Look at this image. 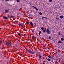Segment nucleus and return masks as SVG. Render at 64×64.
<instances>
[{
  "mask_svg": "<svg viewBox=\"0 0 64 64\" xmlns=\"http://www.w3.org/2000/svg\"><path fill=\"white\" fill-rule=\"evenodd\" d=\"M24 1H26V0H24Z\"/></svg>",
  "mask_w": 64,
  "mask_h": 64,
  "instance_id": "obj_37",
  "label": "nucleus"
},
{
  "mask_svg": "<svg viewBox=\"0 0 64 64\" xmlns=\"http://www.w3.org/2000/svg\"><path fill=\"white\" fill-rule=\"evenodd\" d=\"M50 2H52V0H50Z\"/></svg>",
  "mask_w": 64,
  "mask_h": 64,
  "instance_id": "obj_20",
  "label": "nucleus"
},
{
  "mask_svg": "<svg viewBox=\"0 0 64 64\" xmlns=\"http://www.w3.org/2000/svg\"><path fill=\"white\" fill-rule=\"evenodd\" d=\"M32 54H34V52H32Z\"/></svg>",
  "mask_w": 64,
  "mask_h": 64,
  "instance_id": "obj_30",
  "label": "nucleus"
},
{
  "mask_svg": "<svg viewBox=\"0 0 64 64\" xmlns=\"http://www.w3.org/2000/svg\"><path fill=\"white\" fill-rule=\"evenodd\" d=\"M11 18H14V16H11Z\"/></svg>",
  "mask_w": 64,
  "mask_h": 64,
  "instance_id": "obj_22",
  "label": "nucleus"
},
{
  "mask_svg": "<svg viewBox=\"0 0 64 64\" xmlns=\"http://www.w3.org/2000/svg\"><path fill=\"white\" fill-rule=\"evenodd\" d=\"M44 17H43L42 18V19H44Z\"/></svg>",
  "mask_w": 64,
  "mask_h": 64,
  "instance_id": "obj_33",
  "label": "nucleus"
},
{
  "mask_svg": "<svg viewBox=\"0 0 64 64\" xmlns=\"http://www.w3.org/2000/svg\"><path fill=\"white\" fill-rule=\"evenodd\" d=\"M56 19H57V20H60L59 18H56Z\"/></svg>",
  "mask_w": 64,
  "mask_h": 64,
  "instance_id": "obj_18",
  "label": "nucleus"
},
{
  "mask_svg": "<svg viewBox=\"0 0 64 64\" xmlns=\"http://www.w3.org/2000/svg\"><path fill=\"white\" fill-rule=\"evenodd\" d=\"M17 3H19V2H20V0H17Z\"/></svg>",
  "mask_w": 64,
  "mask_h": 64,
  "instance_id": "obj_12",
  "label": "nucleus"
},
{
  "mask_svg": "<svg viewBox=\"0 0 64 64\" xmlns=\"http://www.w3.org/2000/svg\"><path fill=\"white\" fill-rule=\"evenodd\" d=\"M62 38H64V36H62Z\"/></svg>",
  "mask_w": 64,
  "mask_h": 64,
  "instance_id": "obj_26",
  "label": "nucleus"
},
{
  "mask_svg": "<svg viewBox=\"0 0 64 64\" xmlns=\"http://www.w3.org/2000/svg\"><path fill=\"white\" fill-rule=\"evenodd\" d=\"M0 43H3V42H2V41H0Z\"/></svg>",
  "mask_w": 64,
  "mask_h": 64,
  "instance_id": "obj_28",
  "label": "nucleus"
},
{
  "mask_svg": "<svg viewBox=\"0 0 64 64\" xmlns=\"http://www.w3.org/2000/svg\"><path fill=\"white\" fill-rule=\"evenodd\" d=\"M40 15H42V12H40Z\"/></svg>",
  "mask_w": 64,
  "mask_h": 64,
  "instance_id": "obj_16",
  "label": "nucleus"
},
{
  "mask_svg": "<svg viewBox=\"0 0 64 64\" xmlns=\"http://www.w3.org/2000/svg\"><path fill=\"white\" fill-rule=\"evenodd\" d=\"M45 30H44V28L42 27V28H41V29L43 31V32L44 33H45L46 32V28H44Z\"/></svg>",
  "mask_w": 64,
  "mask_h": 64,
  "instance_id": "obj_1",
  "label": "nucleus"
},
{
  "mask_svg": "<svg viewBox=\"0 0 64 64\" xmlns=\"http://www.w3.org/2000/svg\"><path fill=\"white\" fill-rule=\"evenodd\" d=\"M32 7H33V8H34L36 10H38V8H37L35 7L34 6H32Z\"/></svg>",
  "mask_w": 64,
  "mask_h": 64,
  "instance_id": "obj_4",
  "label": "nucleus"
},
{
  "mask_svg": "<svg viewBox=\"0 0 64 64\" xmlns=\"http://www.w3.org/2000/svg\"><path fill=\"white\" fill-rule=\"evenodd\" d=\"M58 43H62V41L61 40H60L59 42H58Z\"/></svg>",
  "mask_w": 64,
  "mask_h": 64,
  "instance_id": "obj_8",
  "label": "nucleus"
},
{
  "mask_svg": "<svg viewBox=\"0 0 64 64\" xmlns=\"http://www.w3.org/2000/svg\"><path fill=\"white\" fill-rule=\"evenodd\" d=\"M27 24H28V22H26Z\"/></svg>",
  "mask_w": 64,
  "mask_h": 64,
  "instance_id": "obj_38",
  "label": "nucleus"
},
{
  "mask_svg": "<svg viewBox=\"0 0 64 64\" xmlns=\"http://www.w3.org/2000/svg\"><path fill=\"white\" fill-rule=\"evenodd\" d=\"M49 30V28H47V30H46V32H47V33L48 34H50V30Z\"/></svg>",
  "mask_w": 64,
  "mask_h": 64,
  "instance_id": "obj_3",
  "label": "nucleus"
},
{
  "mask_svg": "<svg viewBox=\"0 0 64 64\" xmlns=\"http://www.w3.org/2000/svg\"><path fill=\"white\" fill-rule=\"evenodd\" d=\"M52 59L53 60H54V58H52Z\"/></svg>",
  "mask_w": 64,
  "mask_h": 64,
  "instance_id": "obj_29",
  "label": "nucleus"
},
{
  "mask_svg": "<svg viewBox=\"0 0 64 64\" xmlns=\"http://www.w3.org/2000/svg\"><path fill=\"white\" fill-rule=\"evenodd\" d=\"M12 44L11 42H7L6 43V45H9L10 46H11Z\"/></svg>",
  "mask_w": 64,
  "mask_h": 64,
  "instance_id": "obj_2",
  "label": "nucleus"
},
{
  "mask_svg": "<svg viewBox=\"0 0 64 64\" xmlns=\"http://www.w3.org/2000/svg\"><path fill=\"white\" fill-rule=\"evenodd\" d=\"M49 38L50 39H51V38L49 36Z\"/></svg>",
  "mask_w": 64,
  "mask_h": 64,
  "instance_id": "obj_24",
  "label": "nucleus"
},
{
  "mask_svg": "<svg viewBox=\"0 0 64 64\" xmlns=\"http://www.w3.org/2000/svg\"><path fill=\"white\" fill-rule=\"evenodd\" d=\"M60 20V21H61V20Z\"/></svg>",
  "mask_w": 64,
  "mask_h": 64,
  "instance_id": "obj_36",
  "label": "nucleus"
},
{
  "mask_svg": "<svg viewBox=\"0 0 64 64\" xmlns=\"http://www.w3.org/2000/svg\"><path fill=\"white\" fill-rule=\"evenodd\" d=\"M28 52H29V53H30V52H31V51H30V50H28Z\"/></svg>",
  "mask_w": 64,
  "mask_h": 64,
  "instance_id": "obj_32",
  "label": "nucleus"
},
{
  "mask_svg": "<svg viewBox=\"0 0 64 64\" xmlns=\"http://www.w3.org/2000/svg\"><path fill=\"white\" fill-rule=\"evenodd\" d=\"M44 18L45 19H47V18L46 17H44Z\"/></svg>",
  "mask_w": 64,
  "mask_h": 64,
  "instance_id": "obj_25",
  "label": "nucleus"
},
{
  "mask_svg": "<svg viewBox=\"0 0 64 64\" xmlns=\"http://www.w3.org/2000/svg\"><path fill=\"white\" fill-rule=\"evenodd\" d=\"M5 12L6 13H8V10H5Z\"/></svg>",
  "mask_w": 64,
  "mask_h": 64,
  "instance_id": "obj_9",
  "label": "nucleus"
},
{
  "mask_svg": "<svg viewBox=\"0 0 64 64\" xmlns=\"http://www.w3.org/2000/svg\"><path fill=\"white\" fill-rule=\"evenodd\" d=\"M48 57L49 58H52V56H48Z\"/></svg>",
  "mask_w": 64,
  "mask_h": 64,
  "instance_id": "obj_11",
  "label": "nucleus"
},
{
  "mask_svg": "<svg viewBox=\"0 0 64 64\" xmlns=\"http://www.w3.org/2000/svg\"><path fill=\"white\" fill-rule=\"evenodd\" d=\"M30 54H32V52H30Z\"/></svg>",
  "mask_w": 64,
  "mask_h": 64,
  "instance_id": "obj_31",
  "label": "nucleus"
},
{
  "mask_svg": "<svg viewBox=\"0 0 64 64\" xmlns=\"http://www.w3.org/2000/svg\"><path fill=\"white\" fill-rule=\"evenodd\" d=\"M58 35H59V36H60V35H61V33L60 32H59L58 33Z\"/></svg>",
  "mask_w": 64,
  "mask_h": 64,
  "instance_id": "obj_14",
  "label": "nucleus"
},
{
  "mask_svg": "<svg viewBox=\"0 0 64 64\" xmlns=\"http://www.w3.org/2000/svg\"><path fill=\"white\" fill-rule=\"evenodd\" d=\"M38 56L39 57V58L40 59H41V55H40V54H39L38 55Z\"/></svg>",
  "mask_w": 64,
  "mask_h": 64,
  "instance_id": "obj_6",
  "label": "nucleus"
},
{
  "mask_svg": "<svg viewBox=\"0 0 64 64\" xmlns=\"http://www.w3.org/2000/svg\"><path fill=\"white\" fill-rule=\"evenodd\" d=\"M20 26H22V27H23V26L22 25V24H20Z\"/></svg>",
  "mask_w": 64,
  "mask_h": 64,
  "instance_id": "obj_27",
  "label": "nucleus"
},
{
  "mask_svg": "<svg viewBox=\"0 0 64 64\" xmlns=\"http://www.w3.org/2000/svg\"><path fill=\"white\" fill-rule=\"evenodd\" d=\"M61 41H62V42L64 41V38H61Z\"/></svg>",
  "mask_w": 64,
  "mask_h": 64,
  "instance_id": "obj_7",
  "label": "nucleus"
},
{
  "mask_svg": "<svg viewBox=\"0 0 64 64\" xmlns=\"http://www.w3.org/2000/svg\"><path fill=\"white\" fill-rule=\"evenodd\" d=\"M5 0L6 1V2L9 1V0Z\"/></svg>",
  "mask_w": 64,
  "mask_h": 64,
  "instance_id": "obj_23",
  "label": "nucleus"
},
{
  "mask_svg": "<svg viewBox=\"0 0 64 64\" xmlns=\"http://www.w3.org/2000/svg\"><path fill=\"white\" fill-rule=\"evenodd\" d=\"M31 13H32V11H31Z\"/></svg>",
  "mask_w": 64,
  "mask_h": 64,
  "instance_id": "obj_34",
  "label": "nucleus"
},
{
  "mask_svg": "<svg viewBox=\"0 0 64 64\" xmlns=\"http://www.w3.org/2000/svg\"><path fill=\"white\" fill-rule=\"evenodd\" d=\"M18 36H20V35H21V34L20 33H18Z\"/></svg>",
  "mask_w": 64,
  "mask_h": 64,
  "instance_id": "obj_19",
  "label": "nucleus"
},
{
  "mask_svg": "<svg viewBox=\"0 0 64 64\" xmlns=\"http://www.w3.org/2000/svg\"><path fill=\"white\" fill-rule=\"evenodd\" d=\"M41 31H40V33H39V35H40V34H41Z\"/></svg>",
  "mask_w": 64,
  "mask_h": 64,
  "instance_id": "obj_17",
  "label": "nucleus"
},
{
  "mask_svg": "<svg viewBox=\"0 0 64 64\" xmlns=\"http://www.w3.org/2000/svg\"><path fill=\"white\" fill-rule=\"evenodd\" d=\"M4 19H7V18L6 17H4Z\"/></svg>",
  "mask_w": 64,
  "mask_h": 64,
  "instance_id": "obj_13",
  "label": "nucleus"
},
{
  "mask_svg": "<svg viewBox=\"0 0 64 64\" xmlns=\"http://www.w3.org/2000/svg\"><path fill=\"white\" fill-rule=\"evenodd\" d=\"M33 58H34V57H33Z\"/></svg>",
  "mask_w": 64,
  "mask_h": 64,
  "instance_id": "obj_39",
  "label": "nucleus"
},
{
  "mask_svg": "<svg viewBox=\"0 0 64 64\" xmlns=\"http://www.w3.org/2000/svg\"><path fill=\"white\" fill-rule=\"evenodd\" d=\"M60 18H61V19H63V17L62 16H61L60 17Z\"/></svg>",
  "mask_w": 64,
  "mask_h": 64,
  "instance_id": "obj_15",
  "label": "nucleus"
},
{
  "mask_svg": "<svg viewBox=\"0 0 64 64\" xmlns=\"http://www.w3.org/2000/svg\"><path fill=\"white\" fill-rule=\"evenodd\" d=\"M48 61H49V62H50L51 61V60H50V59L48 58Z\"/></svg>",
  "mask_w": 64,
  "mask_h": 64,
  "instance_id": "obj_10",
  "label": "nucleus"
},
{
  "mask_svg": "<svg viewBox=\"0 0 64 64\" xmlns=\"http://www.w3.org/2000/svg\"><path fill=\"white\" fill-rule=\"evenodd\" d=\"M34 37H35V36H33L32 37V39H34Z\"/></svg>",
  "mask_w": 64,
  "mask_h": 64,
  "instance_id": "obj_21",
  "label": "nucleus"
},
{
  "mask_svg": "<svg viewBox=\"0 0 64 64\" xmlns=\"http://www.w3.org/2000/svg\"><path fill=\"white\" fill-rule=\"evenodd\" d=\"M30 24L32 26H34V24H33V23L32 22H31L30 23Z\"/></svg>",
  "mask_w": 64,
  "mask_h": 64,
  "instance_id": "obj_5",
  "label": "nucleus"
},
{
  "mask_svg": "<svg viewBox=\"0 0 64 64\" xmlns=\"http://www.w3.org/2000/svg\"><path fill=\"white\" fill-rule=\"evenodd\" d=\"M3 1H4V0H3Z\"/></svg>",
  "mask_w": 64,
  "mask_h": 64,
  "instance_id": "obj_40",
  "label": "nucleus"
},
{
  "mask_svg": "<svg viewBox=\"0 0 64 64\" xmlns=\"http://www.w3.org/2000/svg\"><path fill=\"white\" fill-rule=\"evenodd\" d=\"M43 64H45V63L44 62V63H43Z\"/></svg>",
  "mask_w": 64,
  "mask_h": 64,
  "instance_id": "obj_35",
  "label": "nucleus"
}]
</instances>
